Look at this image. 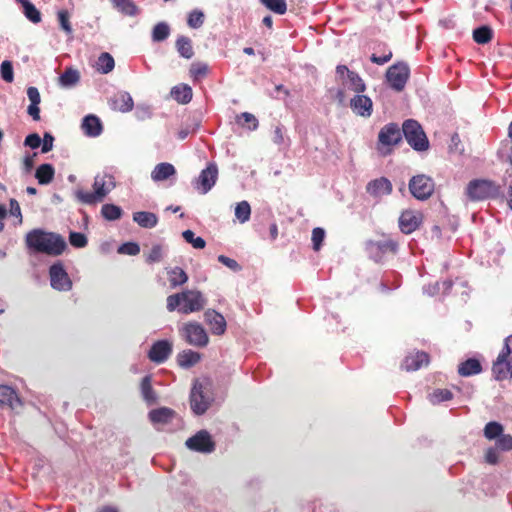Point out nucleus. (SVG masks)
Returning a JSON list of instances; mask_svg holds the SVG:
<instances>
[{"label": "nucleus", "mask_w": 512, "mask_h": 512, "mask_svg": "<svg viewBox=\"0 0 512 512\" xmlns=\"http://www.w3.org/2000/svg\"><path fill=\"white\" fill-rule=\"evenodd\" d=\"M25 241L28 248L50 256L61 255L67 247L61 235L41 229H33L28 232Z\"/></svg>", "instance_id": "1"}, {"label": "nucleus", "mask_w": 512, "mask_h": 512, "mask_svg": "<svg viewBox=\"0 0 512 512\" xmlns=\"http://www.w3.org/2000/svg\"><path fill=\"white\" fill-rule=\"evenodd\" d=\"M206 300L202 293L196 290H185L167 297V310H178L182 314H190L204 308Z\"/></svg>", "instance_id": "2"}, {"label": "nucleus", "mask_w": 512, "mask_h": 512, "mask_svg": "<svg viewBox=\"0 0 512 512\" xmlns=\"http://www.w3.org/2000/svg\"><path fill=\"white\" fill-rule=\"evenodd\" d=\"M114 187L115 183L112 176H97L93 183L94 192L78 190L75 195L79 202L91 205L102 201Z\"/></svg>", "instance_id": "3"}, {"label": "nucleus", "mask_w": 512, "mask_h": 512, "mask_svg": "<svg viewBox=\"0 0 512 512\" xmlns=\"http://www.w3.org/2000/svg\"><path fill=\"white\" fill-rule=\"evenodd\" d=\"M492 373L498 381L512 378V335L505 339L501 352L493 362Z\"/></svg>", "instance_id": "4"}, {"label": "nucleus", "mask_w": 512, "mask_h": 512, "mask_svg": "<svg viewBox=\"0 0 512 512\" xmlns=\"http://www.w3.org/2000/svg\"><path fill=\"white\" fill-rule=\"evenodd\" d=\"M402 136L415 151L422 152L429 149V140L422 126L414 119H407L403 122Z\"/></svg>", "instance_id": "5"}, {"label": "nucleus", "mask_w": 512, "mask_h": 512, "mask_svg": "<svg viewBox=\"0 0 512 512\" xmlns=\"http://www.w3.org/2000/svg\"><path fill=\"white\" fill-rule=\"evenodd\" d=\"M402 141V129L397 123H388L384 125L378 134V151L382 155L391 152V147Z\"/></svg>", "instance_id": "6"}, {"label": "nucleus", "mask_w": 512, "mask_h": 512, "mask_svg": "<svg viewBox=\"0 0 512 512\" xmlns=\"http://www.w3.org/2000/svg\"><path fill=\"white\" fill-rule=\"evenodd\" d=\"M499 193V187L490 180L475 179L468 183L466 195L471 201H480L494 197Z\"/></svg>", "instance_id": "7"}, {"label": "nucleus", "mask_w": 512, "mask_h": 512, "mask_svg": "<svg viewBox=\"0 0 512 512\" xmlns=\"http://www.w3.org/2000/svg\"><path fill=\"white\" fill-rule=\"evenodd\" d=\"M410 77V68L405 62H397L390 66L386 71V80L389 86L397 91L404 90Z\"/></svg>", "instance_id": "8"}, {"label": "nucleus", "mask_w": 512, "mask_h": 512, "mask_svg": "<svg viewBox=\"0 0 512 512\" xmlns=\"http://www.w3.org/2000/svg\"><path fill=\"white\" fill-rule=\"evenodd\" d=\"M434 180L424 174L413 176L409 181V190L411 194L418 200H426L430 198L434 192Z\"/></svg>", "instance_id": "9"}, {"label": "nucleus", "mask_w": 512, "mask_h": 512, "mask_svg": "<svg viewBox=\"0 0 512 512\" xmlns=\"http://www.w3.org/2000/svg\"><path fill=\"white\" fill-rule=\"evenodd\" d=\"M181 334L185 341L196 347H205L209 342V337L203 326L197 322H188L182 329Z\"/></svg>", "instance_id": "10"}, {"label": "nucleus", "mask_w": 512, "mask_h": 512, "mask_svg": "<svg viewBox=\"0 0 512 512\" xmlns=\"http://www.w3.org/2000/svg\"><path fill=\"white\" fill-rule=\"evenodd\" d=\"M188 449L200 453H211L215 450V442L206 430H200L185 442Z\"/></svg>", "instance_id": "11"}, {"label": "nucleus", "mask_w": 512, "mask_h": 512, "mask_svg": "<svg viewBox=\"0 0 512 512\" xmlns=\"http://www.w3.org/2000/svg\"><path fill=\"white\" fill-rule=\"evenodd\" d=\"M50 283L53 289L58 291H69L72 288V281L65 271L62 263H55L49 269Z\"/></svg>", "instance_id": "12"}, {"label": "nucleus", "mask_w": 512, "mask_h": 512, "mask_svg": "<svg viewBox=\"0 0 512 512\" xmlns=\"http://www.w3.org/2000/svg\"><path fill=\"white\" fill-rule=\"evenodd\" d=\"M423 222V214L417 210H404L399 217V228L404 234L416 231Z\"/></svg>", "instance_id": "13"}, {"label": "nucleus", "mask_w": 512, "mask_h": 512, "mask_svg": "<svg viewBox=\"0 0 512 512\" xmlns=\"http://www.w3.org/2000/svg\"><path fill=\"white\" fill-rule=\"evenodd\" d=\"M218 178V168L215 163H210L203 169L199 177L195 180V187L202 194L208 193L215 185Z\"/></svg>", "instance_id": "14"}, {"label": "nucleus", "mask_w": 512, "mask_h": 512, "mask_svg": "<svg viewBox=\"0 0 512 512\" xmlns=\"http://www.w3.org/2000/svg\"><path fill=\"white\" fill-rule=\"evenodd\" d=\"M209 399L203 393V385L196 381L190 394L191 409L198 415L203 414L209 407Z\"/></svg>", "instance_id": "15"}, {"label": "nucleus", "mask_w": 512, "mask_h": 512, "mask_svg": "<svg viewBox=\"0 0 512 512\" xmlns=\"http://www.w3.org/2000/svg\"><path fill=\"white\" fill-rule=\"evenodd\" d=\"M172 353V344L168 340H158L150 348L148 358L160 364L165 362Z\"/></svg>", "instance_id": "16"}, {"label": "nucleus", "mask_w": 512, "mask_h": 512, "mask_svg": "<svg viewBox=\"0 0 512 512\" xmlns=\"http://www.w3.org/2000/svg\"><path fill=\"white\" fill-rule=\"evenodd\" d=\"M430 362L428 353L424 351H416L407 355L402 364L401 368L407 372L416 371L423 366H427Z\"/></svg>", "instance_id": "17"}, {"label": "nucleus", "mask_w": 512, "mask_h": 512, "mask_svg": "<svg viewBox=\"0 0 512 512\" xmlns=\"http://www.w3.org/2000/svg\"><path fill=\"white\" fill-rule=\"evenodd\" d=\"M392 190H393L392 183L386 177H380V178L371 180L366 185V192L374 198H379L384 195H389L392 193Z\"/></svg>", "instance_id": "18"}, {"label": "nucleus", "mask_w": 512, "mask_h": 512, "mask_svg": "<svg viewBox=\"0 0 512 512\" xmlns=\"http://www.w3.org/2000/svg\"><path fill=\"white\" fill-rule=\"evenodd\" d=\"M205 322L209 325L212 334L223 335L226 331V320L217 311L208 309L204 313Z\"/></svg>", "instance_id": "19"}, {"label": "nucleus", "mask_w": 512, "mask_h": 512, "mask_svg": "<svg viewBox=\"0 0 512 512\" xmlns=\"http://www.w3.org/2000/svg\"><path fill=\"white\" fill-rule=\"evenodd\" d=\"M109 105L114 111L129 112L133 109L134 102L128 92L120 91L109 99Z\"/></svg>", "instance_id": "20"}, {"label": "nucleus", "mask_w": 512, "mask_h": 512, "mask_svg": "<svg viewBox=\"0 0 512 512\" xmlns=\"http://www.w3.org/2000/svg\"><path fill=\"white\" fill-rule=\"evenodd\" d=\"M353 112L362 117H370L373 111L372 100L365 95H356L350 101Z\"/></svg>", "instance_id": "21"}, {"label": "nucleus", "mask_w": 512, "mask_h": 512, "mask_svg": "<svg viewBox=\"0 0 512 512\" xmlns=\"http://www.w3.org/2000/svg\"><path fill=\"white\" fill-rule=\"evenodd\" d=\"M148 416L154 425H166L172 422L176 412L171 408L161 407L151 410Z\"/></svg>", "instance_id": "22"}, {"label": "nucleus", "mask_w": 512, "mask_h": 512, "mask_svg": "<svg viewBox=\"0 0 512 512\" xmlns=\"http://www.w3.org/2000/svg\"><path fill=\"white\" fill-rule=\"evenodd\" d=\"M19 405L21 401L16 391L7 385H0V406L15 409Z\"/></svg>", "instance_id": "23"}, {"label": "nucleus", "mask_w": 512, "mask_h": 512, "mask_svg": "<svg viewBox=\"0 0 512 512\" xmlns=\"http://www.w3.org/2000/svg\"><path fill=\"white\" fill-rule=\"evenodd\" d=\"M82 129L87 136L97 137L102 132V123L95 115H87L82 122Z\"/></svg>", "instance_id": "24"}, {"label": "nucleus", "mask_w": 512, "mask_h": 512, "mask_svg": "<svg viewBox=\"0 0 512 512\" xmlns=\"http://www.w3.org/2000/svg\"><path fill=\"white\" fill-rule=\"evenodd\" d=\"M176 174L175 167L167 162L159 163L155 166L151 173V178L158 182L164 181Z\"/></svg>", "instance_id": "25"}, {"label": "nucleus", "mask_w": 512, "mask_h": 512, "mask_svg": "<svg viewBox=\"0 0 512 512\" xmlns=\"http://www.w3.org/2000/svg\"><path fill=\"white\" fill-rule=\"evenodd\" d=\"M172 97L180 104H187L192 100V88L187 84H179L171 90Z\"/></svg>", "instance_id": "26"}, {"label": "nucleus", "mask_w": 512, "mask_h": 512, "mask_svg": "<svg viewBox=\"0 0 512 512\" xmlns=\"http://www.w3.org/2000/svg\"><path fill=\"white\" fill-rule=\"evenodd\" d=\"M482 371V366L479 360L469 358L458 366V373L463 377L479 374Z\"/></svg>", "instance_id": "27"}, {"label": "nucleus", "mask_w": 512, "mask_h": 512, "mask_svg": "<svg viewBox=\"0 0 512 512\" xmlns=\"http://www.w3.org/2000/svg\"><path fill=\"white\" fill-rule=\"evenodd\" d=\"M55 169L51 164H41L35 172V177L40 185H47L54 179Z\"/></svg>", "instance_id": "28"}, {"label": "nucleus", "mask_w": 512, "mask_h": 512, "mask_svg": "<svg viewBox=\"0 0 512 512\" xmlns=\"http://www.w3.org/2000/svg\"><path fill=\"white\" fill-rule=\"evenodd\" d=\"M133 220L143 228H153L158 223V217L156 214L146 211L133 213Z\"/></svg>", "instance_id": "29"}, {"label": "nucleus", "mask_w": 512, "mask_h": 512, "mask_svg": "<svg viewBox=\"0 0 512 512\" xmlns=\"http://www.w3.org/2000/svg\"><path fill=\"white\" fill-rule=\"evenodd\" d=\"M140 390L144 401L151 405L157 401L156 393L152 387L151 376L147 375L143 377L140 383Z\"/></svg>", "instance_id": "30"}, {"label": "nucleus", "mask_w": 512, "mask_h": 512, "mask_svg": "<svg viewBox=\"0 0 512 512\" xmlns=\"http://www.w3.org/2000/svg\"><path fill=\"white\" fill-rule=\"evenodd\" d=\"M177 52L181 57L191 59L194 56L192 41L187 36H179L175 42Z\"/></svg>", "instance_id": "31"}, {"label": "nucleus", "mask_w": 512, "mask_h": 512, "mask_svg": "<svg viewBox=\"0 0 512 512\" xmlns=\"http://www.w3.org/2000/svg\"><path fill=\"white\" fill-rule=\"evenodd\" d=\"M168 280L172 288L181 286L188 281V275L180 267H174L167 270Z\"/></svg>", "instance_id": "32"}, {"label": "nucleus", "mask_w": 512, "mask_h": 512, "mask_svg": "<svg viewBox=\"0 0 512 512\" xmlns=\"http://www.w3.org/2000/svg\"><path fill=\"white\" fill-rule=\"evenodd\" d=\"M200 354L192 350H184L177 356V362L179 366L183 368H189L194 366L200 361Z\"/></svg>", "instance_id": "33"}, {"label": "nucleus", "mask_w": 512, "mask_h": 512, "mask_svg": "<svg viewBox=\"0 0 512 512\" xmlns=\"http://www.w3.org/2000/svg\"><path fill=\"white\" fill-rule=\"evenodd\" d=\"M372 249H375L377 252L381 254L385 253H396L398 249L397 241L393 239H384L380 241H375L370 243Z\"/></svg>", "instance_id": "34"}, {"label": "nucleus", "mask_w": 512, "mask_h": 512, "mask_svg": "<svg viewBox=\"0 0 512 512\" xmlns=\"http://www.w3.org/2000/svg\"><path fill=\"white\" fill-rule=\"evenodd\" d=\"M21 4L23 13L31 22L39 23L41 21V13L39 10L30 2V0H16Z\"/></svg>", "instance_id": "35"}, {"label": "nucleus", "mask_w": 512, "mask_h": 512, "mask_svg": "<svg viewBox=\"0 0 512 512\" xmlns=\"http://www.w3.org/2000/svg\"><path fill=\"white\" fill-rule=\"evenodd\" d=\"M115 61L111 54L103 52L97 60V70L103 74H108L114 69Z\"/></svg>", "instance_id": "36"}, {"label": "nucleus", "mask_w": 512, "mask_h": 512, "mask_svg": "<svg viewBox=\"0 0 512 512\" xmlns=\"http://www.w3.org/2000/svg\"><path fill=\"white\" fill-rule=\"evenodd\" d=\"M493 31L489 26H481L473 31V40L478 44H486L492 40Z\"/></svg>", "instance_id": "37"}, {"label": "nucleus", "mask_w": 512, "mask_h": 512, "mask_svg": "<svg viewBox=\"0 0 512 512\" xmlns=\"http://www.w3.org/2000/svg\"><path fill=\"white\" fill-rule=\"evenodd\" d=\"M209 67L206 63L194 62L189 69L190 77L193 81H199L207 76Z\"/></svg>", "instance_id": "38"}, {"label": "nucleus", "mask_w": 512, "mask_h": 512, "mask_svg": "<svg viewBox=\"0 0 512 512\" xmlns=\"http://www.w3.org/2000/svg\"><path fill=\"white\" fill-rule=\"evenodd\" d=\"M122 209L114 204H104L101 208L102 216L108 221H115L121 218Z\"/></svg>", "instance_id": "39"}, {"label": "nucleus", "mask_w": 512, "mask_h": 512, "mask_svg": "<svg viewBox=\"0 0 512 512\" xmlns=\"http://www.w3.org/2000/svg\"><path fill=\"white\" fill-rule=\"evenodd\" d=\"M236 122L242 127H247L249 130H256L259 124L257 118L249 112L237 115Z\"/></svg>", "instance_id": "40"}, {"label": "nucleus", "mask_w": 512, "mask_h": 512, "mask_svg": "<svg viewBox=\"0 0 512 512\" xmlns=\"http://www.w3.org/2000/svg\"><path fill=\"white\" fill-rule=\"evenodd\" d=\"M268 10L283 15L287 11L286 0H259Z\"/></svg>", "instance_id": "41"}, {"label": "nucleus", "mask_w": 512, "mask_h": 512, "mask_svg": "<svg viewBox=\"0 0 512 512\" xmlns=\"http://www.w3.org/2000/svg\"><path fill=\"white\" fill-rule=\"evenodd\" d=\"M170 34L169 25L165 22L156 24L152 31V39L155 42H161L168 38Z\"/></svg>", "instance_id": "42"}, {"label": "nucleus", "mask_w": 512, "mask_h": 512, "mask_svg": "<svg viewBox=\"0 0 512 512\" xmlns=\"http://www.w3.org/2000/svg\"><path fill=\"white\" fill-rule=\"evenodd\" d=\"M503 433V426L496 421L488 422L484 427V436L488 440L497 439Z\"/></svg>", "instance_id": "43"}, {"label": "nucleus", "mask_w": 512, "mask_h": 512, "mask_svg": "<svg viewBox=\"0 0 512 512\" xmlns=\"http://www.w3.org/2000/svg\"><path fill=\"white\" fill-rule=\"evenodd\" d=\"M114 6L123 14L134 16L137 14V6L131 0H113Z\"/></svg>", "instance_id": "44"}, {"label": "nucleus", "mask_w": 512, "mask_h": 512, "mask_svg": "<svg viewBox=\"0 0 512 512\" xmlns=\"http://www.w3.org/2000/svg\"><path fill=\"white\" fill-rule=\"evenodd\" d=\"M251 207L247 201H241L235 208V216L241 222L245 223L250 219Z\"/></svg>", "instance_id": "45"}, {"label": "nucleus", "mask_w": 512, "mask_h": 512, "mask_svg": "<svg viewBox=\"0 0 512 512\" xmlns=\"http://www.w3.org/2000/svg\"><path fill=\"white\" fill-rule=\"evenodd\" d=\"M348 80L350 88L356 93H362L366 89V85L362 78L354 71L349 72Z\"/></svg>", "instance_id": "46"}, {"label": "nucleus", "mask_w": 512, "mask_h": 512, "mask_svg": "<svg viewBox=\"0 0 512 512\" xmlns=\"http://www.w3.org/2000/svg\"><path fill=\"white\" fill-rule=\"evenodd\" d=\"M79 81V73L77 70L67 68L60 76V83L63 86H71Z\"/></svg>", "instance_id": "47"}, {"label": "nucleus", "mask_w": 512, "mask_h": 512, "mask_svg": "<svg viewBox=\"0 0 512 512\" xmlns=\"http://www.w3.org/2000/svg\"><path fill=\"white\" fill-rule=\"evenodd\" d=\"M204 18V13L198 9H195L189 13L187 24L190 28L197 29L203 25Z\"/></svg>", "instance_id": "48"}, {"label": "nucleus", "mask_w": 512, "mask_h": 512, "mask_svg": "<svg viewBox=\"0 0 512 512\" xmlns=\"http://www.w3.org/2000/svg\"><path fill=\"white\" fill-rule=\"evenodd\" d=\"M182 236L187 243H190L196 249H203L206 245L205 240L202 237H196L192 230H185Z\"/></svg>", "instance_id": "49"}, {"label": "nucleus", "mask_w": 512, "mask_h": 512, "mask_svg": "<svg viewBox=\"0 0 512 512\" xmlns=\"http://www.w3.org/2000/svg\"><path fill=\"white\" fill-rule=\"evenodd\" d=\"M163 259V248L160 244L152 246L151 250L145 255L148 264L158 263Z\"/></svg>", "instance_id": "50"}, {"label": "nucleus", "mask_w": 512, "mask_h": 512, "mask_svg": "<svg viewBox=\"0 0 512 512\" xmlns=\"http://www.w3.org/2000/svg\"><path fill=\"white\" fill-rule=\"evenodd\" d=\"M69 242L73 247L83 248L87 245V237L81 232H70Z\"/></svg>", "instance_id": "51"}, {"label": "nucleus", "mask_w": 512, "mask_h": 512, "mask_svg": "<svg viewBox=\"0 0 512 512\" xmlns=\"http://www.w3.org/2000/svg\"><path fill=\"white\" fill-rule=\"evenodd\" d=\"M496 448L502 451L512 450V436L509 434H501L496 440Z\"/></svg>", "instance_id": "52"}, {"label": "nucleus", "mask_w": 512, "mask_h": 512, "mask_svg": "<svg viewBox=\"0 0 512 512\" xmlns=\"http://www.w3.org/2000/svg\"><path fill=\"white\" fill-rule=\"evenodd\" d=\"M58 20L62 30L65 31L66 34H71L73 30L69 21V13L67 10H61L58 12Z\"/></svg>", "instance_id": "53"}, {"label": "nucleus", "mask_w": 512, "mask_h": 512, "mask_svg": "<svg viewBox=\"0 0 512 512\" xmlns=\"http://www.w3.org/2000/svg\"><path fill=\"white\" fill-rule=\"evenodd\" d=\"M432 402H444L453 398V393L448 389H437L432 393Z\"/></svg>", "instance_id": "54"}, {"label": "nucleus", "mask_w": 512, "mask_h": 512, "mask_svg": "<svg viewBox=\"0 0 512 512\" xmlns=\"http://www.w3.org/2000/svg\"><path fill=\"white\" fill-rule=\"evenodd\" d=\"M325 237V231L324 229L320 227H316L312 230V242H313V249L315 251H318L322 245V242Z\"/></svg>", "instance_id": "55"}, {"label": "nucleus", "mask_w": 512, "mask_h": 512, "mask_svg": "<svg viewBox=\"0 0 512 512\" xmlns=\"http://www.w3.org/2000/svg\"><path fill=\"white\" fill-rule=\"evenodd\" d=\"M1 76L4 81L11 83L14 80L13 66L10 61H3L1 64Z\"/></svg>", "instance_id": "56"}, {"label": "nucleus", "mask_w": 512, "mask_h": 512, "mask_svg": "<svg viewBox=\"0 0 512 512\" xmlns=\"http://www.w3.org/2000/svg\"><path fill=\"white\" fill-rule=\"evenodd\" d=\"M118 252L122 253V254H127V255H131V256H135V255L139 254L140 247H139V245L137 243L127 242V243L122 244L119 247Z\"/></svg>", "instance_id": "57"}, {"label": "nucleus", "mask_w": 512, "mask_h": 512, "mask_svg": "<svg viewBox=\"0 0 512 512\" xmlns=\"http://www.w3.org/2000/svg\"><path fill=\"white\" fill-rule=\"evenodd\" d=\"M218 261L225 265L226 267H228L229 269H231L232 271L237 272L241 270V266L238 264L236 260L229 258L225 255H219Z\"/></svg>", "instance_id": "58"}, {"label": "nucleus", "mask_w": 512, "mask_h": 512, "mask_svg": "<svg viewBox=\"0 0 512 512\" xmlns=\"http://www.w3.org/2000/svg\"><path fill=\"white\" fill-rule=\"evenodd\" d=\"M41 138L37 133L29 134L24 141V145L32 149H37L41 145Z\"/></svg>", "instance_id": "59"}, {"label": "nucleus", "mask_w": 512, "mask_h": 512, "mask_svg": "<svg viewBox=\"0 0 512 512\" xmlns=\"http://www.w3.org/2000/svg\"><path fill=\"white\" fill-rule=\"evenodd\" d=\"M485 460L487 463L495 465L499 461V454L497 448H488L485 453Z\"/></svg>", "instance_id": "60"}, {"label": "nucleus", "mask_w": 512, "mask_h": 512, "mask_svg": "<svg viewBox=\"0 0 512 512\" xmlns=\"http://www.w3.org/2000/svg\"><path fill=\"white\" fill-rule=\"evenodd\" d=\"M27 96L31 102V104L39 105L41 102V97L38 89L36 87H28Z\"/></svg>", "instance_id": "61"}, {"label": "nucleus", "mask_w": 512, "mask_h": 512, "mask_svg": "<svg viewBox=\"0 0 512 512\" xmlns=\"http://www.w3.org/2000/svg\"><path fill=\"white\" fill-rule=\"evenodd\" d=\"M53 142H54V137L48 132L45 133L44 137H43L41 152L47 153V152L51 151L53 149Z\"/></svg>", "instance_id": "62"}, {"label": "nucleus", "mask_w": 512, "mask_h": 512, "mask_svg": "<svg viewBox=\"0 0 512 512\" xmlns=\"http://www.w3.org/2000/svg\"><path fill=\"white\" fill-rule=\"evenodd\" d=\"M392 55L393 54L391 51H388L387 54H384L382 56H377L376 54H372L370 57V60H371V62H373L375 64L383 65L391 60Z\"/></svg>", "instance_id": "63"}, {"label": "nucleus", "mask_w": 512, "mask_h": 512, "mask_svg": "<svg viewBox=\"0 0 512 512\" xmlns=\"http://www.w3.org/2000/svg\"><path fill=\"white\" fill-rule=\"evenodd\" d=\"M37 156V153H33L32 155H27L23 159V165L26 172H30L34 167V158Z\"/></svg>", "instance_id": "64"}]
</instances>
